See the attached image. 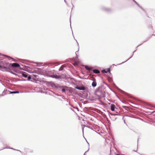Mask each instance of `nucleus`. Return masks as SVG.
<instances>
[{
    "instance_id": "nucleus-22",
    "label": "nucleus",
    "mask_w": 155,
    "mask_h": 155,
    "mask_svg": "<svg viewBox=\"0 0 155 155\" xmlns=\"http://www.w3.org/2000/svg\"><path fill=\"white\" fill-rule=\"evenodd\" d=\"M5 148H6V149H11L12 150H16V149L13 148L11 147H10L6 146L5 147H4L3 148H2V149L0 150H3V149H5Z\"/></svg>"
},
{
    "instance_id": "nucleus-41",
    "label": "nucleus",
    "mask_w": 155,
    "mask_h": 155,
    "mask_svg": "<svg viewBox=\"0 0 155 155\" xmlns=\"http://www.w3.org/2000/svg\"><path fill=\"white\" fill-rule=\"evenodd\" d=\"M69 93L70 94H73V92H72V90L71 89L70 90H69Z\"/></svg>"
},
{
    "instance_id": "nucleus-58",
    "label": "nucleus",
    "mask_w": 155,
    "mask_h": 155,
    "mask_svg": "<svg viewBox=\"0 0 155 155\" xmlns=\"http://www.w3.org/2000/svg\"><path fill=\"white\" fill-rule=\"evenodd\" d=\"M41 92L42 93H45L46 94L47 93V92H44V91H42V92Z\"/></svg>"
},
{
    "instance_id": "nucleus-1",
    "label": "nucleus",
    "mask_w": 155,
    "mask_h": 155,
    "mask_svg": "<svg viewBox=\"0 0 155 155\" xmlns=\"http://www.w3.org/2000/svg\"><path fill=\"white\" fill-rule=\"evenodd\" d=\"M46 75L48 77L54 78L60 81L67 80L68 78L67 75L65 74L57 75L54 70L48 71Z\"/></svg>"
},
{
    "instance_id": "nucleus-21",
    "label": "nucleus",
    "mask_w": 155,
    "mask_h": 155,
    "mask_svg": "<svg viewBox=\"0 0 155 155\" xmlns=\"http://www.w3.org/2000/svg\"><path fill=\"white\" fill-rule=\"evenodd\" d=\"M67 77H68V80H63L64 81H67L68 80V79L69 78L70 80H73V81H75V82H77V80L75 79V78H72V77H68V76H67Z\"/></svg>"
},
{
    "instance_id": "nucleus-37",
    "label": "nucleus",
    "mask_w": 155,
    "mask_h": 155,
    "mask_svg": "<svg viewBox=\"0 0 155 155\" xmlns=\"http://www.w3.org/2000/svg\"><path fill=\"white\" fill-rule=\"evenodd\" d=\"M143 44V43H140V44L139 45H137L135 48V50L136 51L137 50V48L139 46H140V45H142V44Z\"/></svg>"
},
{
    "instance_id": "nucleus-8",
    "label": "nucleus",
    "mask_w": 155,
    "mask_h": 155,
    "mask_svg": "<svg viewBox=\"0 0 155 155\" xmlns=\"http://www.w3.org/2000/svg\"><path fill=\"white\" fill-rule=\"evenodd\" d=\"M69 89L72 90V92L73 94H77L79 97H82V95L81 93H77L76 92L77 91L76 90V88H74L71 87H69Z\"/></svg>"
},
{
    "instance_id": "nucleus-24",
    "label": "nucleus",
    "mask_w": 155,
    "mask_h": 155,
    "mask_svg": "<svg viewBox=\"0 0 155 155\" xmlns=\"http://www.w3.org/2000/svg\"><path fill=\"white\" fill-rule=\"evenodd\" d=\"M31 77V79H34V78H36L37 77H38V75L35 74H32V75H30Z\"/></svg>"
},
{
    "instance_id": "nucleus-38",
    "label": "nucleus",
    "mask_w": 155,
    "mask_h": 155,
    "mask_svg": "<svg viewBox=\"0 0 155 155\" xmlns=\"http://www.w3.org/2000/svg\"><path fill=\"white\" fill-rule=\"evenodd\" d=\"M69 104L70 106H71V107H73L74 108V109H77V107H73L72 105H71L70 104V103H69Z\"/></svg>"
},
{
    "instance_id": "nucleus-12",
    "label": "nucleus",
    "mask_w": 155,
    "mask_h": 155,
    "mask_svg": "<svg viewBox=\"0 0 155 155\" xmlns=\"http://www.w3.org/2000/svg\"><path fill=\"white\" fill-rule=\"evenodd\" d=\"M58 84L56 85L54 82L51 81L50 86L52 88H55L56 90H57L58 88Z\"/></svg>"
},
{
    "instance_id": "nucleus-40",
    "label": "nucleus",
    "mask_w": 155,
    "mask_h": 155,
    "mask_svg": "<svg viewBox=\"0 0 155 155\" xmlns=\"http://www.w3.org/2000/svg\"><path fill=\"white\" fill-rule=\"evenodd\" d=\"M126 116V117H132V118H134V117H133L132 116Z\"/></svg>"
},
{
    "instance_id": "nucleus-61",
    "label": "nucleus",
    "mask_w": 155,
    "mask_h": 155,
    "mask_svg": "<svg viewBox=\"0 0 155 155\" xmlns=\"http://www.w3.org/2000/svg\"><path fill=\"white\" fill-rule=\"evenodd\" d=\"M26 67L27 68H30V67L29 66H26Z\"/></svg>"
},
{
    "instance_id": "nucleus-7",
    "label": "nucleus",
    "mask_w": 155,
    "mask_h": 155,
    "mask_svg": "<svg viewBox=\"0 0 155 155\" xmlns=\"http://www.w3.org/2000/svg\"><path fill=\"white\" fill-rule=\"evenodd\" d=\"M45 78H41L40 80H39L38 81L41 82L45 84L47 86H50L51 81H46L45 80Z\"/></svg>"
},
{
    "instance_id": "nucleus-16",
    "label": "nucleus",
    "mask_w": 155,
    "mask_h": 155,
    "mask_svg": "<svg viewBox=\"0 0 155 155\" xmlns=\"http://www.w3.org/2000/svg\"><path fill=\"white\" fill-rule=\"evenodd\" d=\"M135 51H136V50H135V51H134L132 52V54H131V55L130 56V57L129 58H128L127 60L126 61H124V62H122V63H120V64H117V65H120V64H123V63H124L125 62H127V61H128V60H129L131 58H132L133 57V55H134V53Z\"/></svg>"
},
{
    "instance_id": "nucleus-2",
    "label": "nucleus",
    "mask_w": 155,
    "mask_h": 155,
    "mask_svg": "<svg viewBox=\"0 0 155 155\" xmlns=\"http://www.w3.org/2000/svg\"><path fill=\"white\" fill-rule=\"evenodd\" d=\"M105 87H104V86L103 84L101 85L95 90L94 95L96 96L98 99H101L103 97H105V91H104Z\"/></svg>"
},
{
    "instance_id": "nucleus-10",
    "label": "nucleus",
    "mask_w": 155,
    "mask_h": 155,
    "mask_svg": "<svg viewBox=\"0 0 155 155\" xmlns=\"http://www.w3.org/2000/svg\"><path fill=\"white\" fill-rule=\"evenodd\" d=\"M74 87L75 88L78 90H82L84 92V91L86 90V88L83 86H75Z\"/></svg>"
},
{
    "instance_id": "nucleus-14",
    "label": "nucleus",
    "mask_w": 155,
    "mask_h": 155,
    "mask_svg": "<svg viewBox=\"0 0 155 155\" xmlns=\"http://www.w3.org/2000/svg\"><path fill=\"white\" fill-rule=\"evenodd\" d=\"M115 109L118 110V109L115 106L114 104H111L110 110L112 111H115Z\"/></svg>"
},
{
    "instance_id": "nucleus-45",
    "label": "nucleus",
    "mask_w": 155,
    "mask_h": 155,
    "mask_svg": "<svg viewBox=\"0 0 155 155\" xmlns=\"http://www.w3.org/2000/svg\"><path fill=\"white\" fill-rule=\"evenodd\" d=\"M116 96L117 97V98H118V99L120 100V98L117 95H116Z\"/></svg>"
},
{
    "instance_id": "nucleus-44",
    "label": "nucleus",
    "mask_w": 155,
    "mask_h": 155,
    "mask_svg": "<svg viewBox=\"0 0 155 155\" xmlns=\"http://www.w3.org/2000/svg\"><path fill=\"white\" fill-rule=\"evenodd\" d=\"M29 152H31V153H32L33 152V150H30V151H28Z\"/></svg>"
},
{
    "instance_id": "nucleus-15",
    "label": "nucleus",
    "mask_w": 155,
    "mask_h": 155,
    "mask_svg": "<svg viewBox=\"0 0 155 155\" xmlns=\"http://www.w3.org/2000/svg\"><path fill=\"white\" fill-rule=\"evenodd\" d=\"M93 81L91 85L93 87H94L96 86L97 83L96 82V79H95L94 80H93Z\"/></svg>"
},
{
    "instance_id": "nucleus-5",
    "label": "nucleus",
    "mask_w": 155,
    "mask_h": 155,
    "mask_svg": "<svg viewBox=\"0 0 155 155\" xmlns=\"http://www.w3.org/2000/svg\"><path fill=\"white\" fill-rule=\"evenodd\" d=\"M6 61L3 60L2 59L0 60V70L5 71L6 68L5 67Z\"/></svg>"
},
{
    "instance_id": "nucleus-55",
    "label": "nucleus",
    "mask_w": 155,
    "mask_h": 155,
    "mask_svg": "<svg viewBox=\"0 0 155 155\" xmlns=\"http://www.w3.org/2000/svg\"><path fill=\"white\" fill-rule=\"evenodd\" d=\"M110 114H111V115L112 116H114V115H117V114H115V115H114V114H111L110 113Z\"/></svg>"
},
{
    "instance_id": "nucleus-53",
    "label": "nucleus",
    "mask_w": 155,
    "mask_h": 155,
    "mask_svg": "<svg viewBox=\"0 0 155 155\" xmlns=\"http://www.w3.org/2000/svg\"><path fill=\"white\" fill-rule=\"evenodd\" d=\"M70 109L72 110V111H74V110L73 109H72L71 108H70Z\"/></svg>"
},
{
    "instance_id": "nucleus-59",
    "label": "nucleus",
    "mask_w": 155,
    "mask_h": 155,
    "mask_svg": "<svg viewBox=\"0 0 155 155\" xmlns=\"http://www.w3.org/2000/svg\"><path fill=\"white\" fill-rule=\"evenodd\" d=\"M72 3V5L73 6V7H72V9L74 7V6L73 5V4L72 3Z\"/></svg>"
},
{
    "instance_id": "nucleus-11",
    "label": "nucleus",
    "mask_w": 155,
    "mask_h": 155,
    "mask_svg": "<svg viewBox=\"0 0 155 155\" xmlns=\"http://www.w3.org/2000/svg\"><path fill=\"white\" fill-rule=\"evenodd\" d=\"M111 67L112 66H111L109 68L106 69H103L101 71V72L103 73H108L109 72H110V71L111 68Z\"/></svg>"
},
{
    "instance_id": "nucleus-51",
    "label": "nucleus",
    "mask_w": 155,
    "mask_h": 155,
    "mask_svg": "<svg viewBox=\"0 0 155 155\" xmlns=\"http://www.w3.org/2000/svg\"><path fill=\"white\" fill-rule=\"evenodd\" d=\"M74 40H75L76 41L77 43V44H78V47H79V44H78V42H77V41L76 40H75V39H74Z\"/></svg>"
},
{
    "instance_id": "nucleus-42",
    "label": "nucleus",
    "mask_w": 155,
    "mask_h": 155,
    "mask_svg": "<svg viewBox=\"0 0 155 155\" xmlns=\"http://www.w3.org/2000/svg\"><path fill=\"white\" fill-rule=\"evenodd\" d=\"M70 22L71 28V16H70Z\"/></svg>"
},
{
    "instance_id": "nucleus-30",
    "label": "nucleus",
    "mask_w": 155,
    "mask_h": 155,
    "mask_svg": "<svg viewBox=\"0 0 155 155\" xmlns=\"http://www.w3.org/2000/svg\"><path fill=\"white\" fill-rule=\"evenodd\" d=\"M79 50V47L78 48V50L77 51L75 52V54H76V56H75V58L76 59H78L79 57V55L77 54V52H78Z\"/></svg>"
},
{
    "instance_id": "nucleus-27",
    "label": "nucleus",
    "mask_w": 155,
    "mask_h": 155,
    "mask_svg": "<svg viewBox=\"0 0 155 155\" xmlns=\"http://www.w3.org/2000/svg\"><path fill=\"white\" fill-rule=\"evenodd\" d=\"M140 8H141L143 10V11L144 12L146 15V16H147V11L144 9H143L142 7H141Z\"/></svg>"
},
{
    "instance_id": "nucleus-28",
    "label": "nucleus",
    "mask_w": 155,
    "mask_h": 155,
    "mask_svg": "<svg viewBox=\"0 0 155 155\" xmlns=\"http://www.w3.org/2000/svg\"><path fill=\"white\" fill-rule=\"evenodd\" d=\"M96 99V98H95L94 96H91V98L89 99V100L91 101H95Z\"/></svg>"
},
{
    "instance_id": "nucleus-64",
    "label": "nucleus",
    "mask_w": 155,
    "mask_h": 155,
    "mask_svg": "<svg viewBox=\"0 0 155 155\" xmlns=\"http://www.w3.org/2000/svg\"><path fill=\"white\" fill-rule=\"evenodd\" d=\"M64 2H65L66 4H67V2L66 1V0H64Z\"/></svg>"
},
{
    "instance_id": "nucleus-17",
    "label": "nucleus",
    "mask_w": 155,
    "mask_h": 155,
    "mask_svg": "<svg viewBox=\"0 0 155 155\" xmlns=\"http://www.w3.org/2000/svg\"><path fill=\"white\" fill-rule=\"evenodd\" d=\"M93 73L96 74H98L100 73V72L99 70L98 69H95L93 70Z\"/></svg>"
},
{
    "instance_id": "nucleus-50",
    "label": "nucleus",
    "mask_w": 155,
    "mask_h": 155,
    "mask_svg": "<svg viewBox=\"0 0 155 155\" xmlns=\"http://www.w3.org/2000/svg\"><path fill=\"white\" fill-rule=\"evenodd\" d=\"M108 101H110V102H112V103H115V102L114 101H110L109 100H108Z\"/></svg>"
},
{
    "instance_id": "nucleus-18",
    "label": "nucleus",
    "mask_w": 155,
    "mask_h": 155,
    "mask_svg": "<svg viewBox=\"0 0 155 155\" xmlns=\"http://www.w3.org/2000/svg\"><path fill=\"white\" fill-rule=\"evenodd\" d=\"M44 89L45 90H49L50 91H51V92H52L53 94H54L58 96H61L58 94H55L54 92H53L51 90H50L48 89V88H47L46 87H44Z\"/></svg>"
},
{
    "instance_id": "nucleus-20",
    "label": "nucleus",
    "mask_w": 155,
    "mask_h": 155,
    "mask_svg": "<svg viewBox=\"0 0 155 155\" xmlns=\"http://www.w3.org/2000/svg\"><path fill=\"white\" fill-rule=\"evenodd\" d=\"M84 67L87 70H91L92 69V67L88 65H85Z\"/></svg>"
},
{
    "instance_id": "nucleus-31",
    "label": "nucleus",
    "mask_w": 155,
    "mask_h": 155,
    "mask_svg": "<svg viewBox=\"0 0 155 155\" xmlns=\"http://www.w3.org/2000/svg\"><path fill=\"white\" fill-rule=\"evenodd\" d=\"M29 149L27 148H25L24 149V151H25L24 153L27 155V152H28Z\"/></svg>"
},
{
    "instance_id": "nucleus-25",
    "label": "nucleus",
    "mask_w": 155,
    "mask_h": 155,
    "mask_svg": "<svg viewBox=\"0 0 155 155\" xmlns=\"http://www.w3.org/2000/svg\"><path fill=\"white\" fill-rule=\"evenodd\" d=\"M153 27L151 24H150L148 26V28H151V31L154 32V30L152 28Z\"/></svg>"
},
{
    "instance_id": "nucleus-6",
    "label": "nucleus",
    "mask_w": 155,
    "mask_h": 155,
    "mask_svg": "<svg viewBox=\"0 0 155 155\" xmlns=\"http://www.w3.org/2000/svg\"><path fill=\"white\" fill-rule=\"evenodd\" d=\"M57 89H58L60 91H61L63 93H65L66 91L69 90V87L63 85H59Z\"/></svg>"
},
{
    "instance_id": "nucleus-34",
    "label": "nucleus",
    "mask_w": 155,
    "mask_h": 155,
    "mask_svg": "<svg viewBox=\"0 0 155 155\" xmlns=\"http://www.w3.org/2000/svg\"><path fill=\"white\" fill-rule=\"evenodd\" d=\"M87 125H86L84 124H83L82 125V127H82V132H83V134H84V127H86V126H87Z\"/></svg>"
},
{
    "instance_id": "nucleus-33",
    "label": "nucleus",
    "mask_w": 155,
    "mask_h": 155,
    "mask_svg": "<svg viewBox=\"0 0 155 155\" xmlns=\"http://www.w3.org/2000/svg\"><path fill=\"white\" fill-rule=\"evenodd\" d=\"M5 91H7V90H6L5 91L4 90V91H3L2 92V94H4V95H5L8 94L7 92V93H6Z\"/></svg>"
},
{
    "instance_id": "nucleus-19",
    "label": "nucleus",
    "mask_w": 155,
    "mask_h": 155,
    "mask_svg": "<svg viewBox=\"0 0 155 155\" xmlns=\"http://www.w3.org/2000/svg\"><path fill=\"white\" fill-rule=\"evenodd\" d=\"M8 92H9V93H8V94H18L19 93V91H8Z\"/></svg>"
},
{
    "instance_id": "nucleus-62",
    "label": "nucleus",
    "mask_w": 155,
    "mask_h": 155,
    "mask_svg": "<svg viewBox=\"0 0 155 155\" xmlns=\"http://www.w3.org/2000/svg\"><path fill=\"white\" fill-rule=\"evenodd\" d=\"M122 103H124V102L123 101L121 100V99H120V100Z\"/></svg>"
},
{
    "instance_id": "nucleus-57",
    "label": "nucleus",
    "mask_w": 155,
    "mask_h": 155,
    "mask_svg": "<svg viewBox=\"0 0 155 155\" xmlns=\"http://www.w3.org/2000/svg\"><path fill=\"white\" fill-rule=\"evenodd\" d=\"M122 119L123 120H125V118H124V116H123V117H122Z\"/></svg>"
},
{
    "instance_id": "nucleus-54",
    "label": "nucleus",
    "mask_w": 155,
    "mask_h": 155,
    "mask_svg": "<svg viewBox=\"0 0 155 155\" xmlns=\"http://www.w3.org/2000/svg\"><path fill=\"white\" fill-rule=\"evenodd\" d=\"M20 81H26V80H25V79H21V80H20Z\"/></svg>"
},
{
    "instance_id": "nucleus-4",
    "label": "nucleus",
    "mask_w": 155,
    "mask_h": 155,
    "mask_svg": "<svg viewBox=\"0 0 155 155\" xmlns=\"http://www.w3.org/2000/svg\"><path fill=\"white\" fill-rule=\"evenodd\" d=\"M5 63V67L6 68V71H5L7 72V71L11 70L9 68L11 67H12L13 68H18L20 66L19 64L16 62L9 63L6 61V63Z\"/></svg>"
},
{
    "instance_id": "nucleus-9",
    "label": "nucleus",
    "mask_w": 155,
    "mask_h": 155,
    "mask_svg": "<svg viewBox=\"0 0 155 155\" xmlns=\"http://www.w3.org/2000/svg\"><path fill=\"white\" fill-rule=\"evenodd\" d=\"M0 56H5L6 57V58L9 61H15V60L14 59L12 58L11 57L9 56H7L6 55H5V54H1L0 53Z\"/></svg>"
},
{
    "instance_id": "nucleus-32",
    "label": "nucleus",
    "mask_w": 155,
    "mask_h": 155,
    "mask_svg": "<svg viewBox=\"0 0 155 155\" xmlns=\"http://www.w3.org/2000/svg\"><path fill=\"white\" fill-rule=\"evenodd\" d=\"M34 63H35V64H40V65H41L43 64V63L42 62H34Z\"/></svg>"
},
{
    "instance_id": "nucleus-63",
    "label": "nucleus",
    "mask_w": 155,
    "mask_h": 155,
    "mask_svg": "<svg viewBox=\"0 0 155 155\" xmlns=\"http://www.w3.org/2000/svg\"><path fill=\"white\" fill-rule=\"evenodd\" d=\"M115 154L116 155H120V154H117L116 153H115Z\"/></svg>"
},
{
    "instance_id": "nucleus-39",
    "label": "nucleus",
    "mask_w": 155,
    "mask_h": 155,
    "mask_svg": "<svg viewBox=\"0 0 155 155\" xmlns=\"http://www.w3.org/2000/svg\"><path fill=\"white\" fill-rule=\"evenodd\" d=\"M103 83L104 84H106V85L108 87H109L108 84L105 82L103 81Z\"/></svg>"
},
{
    "instance_id": "nucleus-23",
    "label": "nucleus",
    "mask_w": 155,
    "mask_h": 155,
    "mask_svg": "<svg viewBox=\"0 0 155 155\" xmlns=\"http://www.w3.org/2000/svg\"><path fill=\"white\" fill-rule=\"evenodd\" d=\"M151 38V36H150V35H149L147 37V38L145 39V40L144 41H142V43H143H143L147 41Z\"/></svg>"
},
{
    "instance_id": "nucleus-43",
    "label": "nucleus",
    "mask_w": 155,
    "mask_h": 155,
    "mask_svg": "<svg viewBox=\"0 0 155 155\" xmlns=\"http://www.w3.org/2000/svg\"><path fill=\"white\" fill-rule=\"evenodd\" d=\"M108 73L109 74L110 76H112V74L110 72H110H109Z\"/></svg>"
},
{
    "instance_id": "nucleus-56",
    "label": "nucleus",
    "mask_w": 155,
    "mask_h": 155,
    "mask_svg": "<svg viewBox=\"0 0 155 155\" xmlns=\"http://www.w3.org/2000/svg\"><path fill=\"white\" fill-rule=\"evenodd\" d=\"M4 96V94H0V97Z\"/></svg>"
},
{
    "instance_id": "nucleus-3",
    "label": "nucleus",
    "mask_w": 155,
    "mask_h": 155,
    "mask_svg": "<svg viewBox=\"0 0 155 155\" xmlns=\"http://www.w3.org/2000/svg\"><path fill=\"white\" fill-rule=\"evenodd\" d=\"M7 72L15 75L16 76H18L19 77L21 78L23 77L27 78L28 79L27 80L28 81H30L31 78L30 75L25 71H15L14 70H9V71H7Z\"/></svg>"
},
{
    "instance_id": "nucleus-48",
    "label": "nucleus",
    "mask_w": 155,
    "mask_h": 155,
    "mask_svg": "<svg viewBox=\"0 0 155 155\" xmlns=\"http://www.w3.org/2000/svg\"><path fill=\"white\" fill-rule=\"evenodd\" d=\"M16 150V151H19V152H20L21 153V151L20 150H18L16 149V150Z\"/></svg>"
},
{
    "instance_id": "nucleus-36",
    "label": "nucleus",
    "mask_w": 155,
    "mask_h": 155,
    "mask_svg": "<svg viewBox=\"0 0 155 155\" xmlns=\"http://www.w3.org/2000/svg\"><path fill=\"white\" fill-rule=\"evenodd\" d=\"M122 107L125 110H128L127 108H128V107L125 106H122Z\"/></svg>"
},
{
    "instance_id": "nucleus-35",
    "label": "nucleus",
    "mask_w": 155,
    "mask_h": 155,
    "mask_svg": "<svg viewBox=\"0 0 155 155\" xmlns=\"http://www.w3.org/2000/svg\"><path fill=\"white\" fill-rule=\"evenodd\" d=\"M88 96V94L87 93H86L84 95V97H82L84 98H87Z\"/></svg>"
},
{
    "instance_id": "nucleus-29",
    "label": "nucleus",
    "mask_w": 155,
    "mask_h": 155,
    "mask_svg": "<svg viewBox=\"0 0 155 155\" xmlns=\"http://www.w3.org/2000/svg\"><path fill=\"white\" fill-rule=\"evenodd\" d=\"M140 8L142 7L139 3L135 0H132Z\"/></svg>"
},
{
    "instance_id": "nucleus-13",
    "label": "nucleus",
    "mask_w": 155,
    "mask_h": 155,
    "mask_svg": "<svg viewBox=\"0 0 155 155\" xmlns=\"http://www.w3.org/2000/svg\"><path fill=\"white\" fill-rule=\"evenodd\" d=\"M102 9L103 10L109 13H110L112 11V10L110 8H107L104 7H102Z\"/></svg>"
},
{
    "instance_id": "nucleus-47",
    "label": "nucleus",
    "mask_w": 155,
    "mask_h": 155,
    "mask_svg": "<svg viewBox=\"0 0 155 155\" xmlns=\"http://www.w3.org/2000/svg\"><path fill=\"white\" fill-rule=\"evenodd\" d=\"M36 78V79H39V77L38 75V77H37ZM41 78L40 79H40H41Z\"/></svg>"
},
{
    "instance_id": "nucleus-49",
    "label": "nucleus",
    "mask_w": 155,
    "mask_h": 155,
    "mask_svg": "<svg viewBox=\"0 0 155 155\" xmlns=\"http://www.w3.org/2000/svg\"><path fill=\"white\" fill-rule=\"evenodd\" d=\"M130 103H131L132 104H134V105H137V104H135V103H133V102H130Z\"/></svg>"
},
{
    "instance_id": "nucleus-60",
    "label": "nucleus",
    "mask_w": 155,
    "mask_h": 155,
    "mask_svg": "<svg viewBox=\"0 0 155 155\" xmlns=\"http://www.w3.org/2000/svg\"><path fill=\"white\" fill-rule=\"evenodd\" d=\"M152 36H155V35H154V34H152L151 35H150V36H151V37Z\"/></svg>"
},
{
    "instance_id": "nucleus-26",
    "label": "nucleus",
    "mask_w": 155,
    "mask_h": 155,
    "mask_svg": "<svg viewBox=\"0 0 155 155\" xmlns=\"http://www.w3.org/2000/svg\"><path fill=\"white\" fill-rule=\"evenodd\" d=\"M64 69V66L63 65H62L59 68L58 70L59 71H61L63 70Z\"/></svg>"
},
{
    "instance_id": "nucleus-46",
    "label": "nucleus",
    "mask_w": 155,
    "mask_h": 155,
    "mask_svg": "<svg viewBox=\"0 0 155 155\" xmlns=\"http://www.w3.org/2000/svg\"><path fill=\"white\" fill-rule=\"evenodd\" d=\"M86 127H87L88 128H89L90 129L91 128V127L90 126H88V125H87V126H86Z\"/></svg>"
},
{
    "instance_id": "nucleus-52",
    "label": "nucleus",
    "mask_w": 155,
    "mask_h": 155,
    "mask_svg": "<svg viewBox=\"0 0 155 155\" xmlns=\"http://www.w3.org/2000/svg\"><path fill=\"white\" fill-rule=\"evenodd\" d=\"M124 124H125L127 125V124L126 123V122H125V120H124Z\"/></svg>"
}]
</instances>
